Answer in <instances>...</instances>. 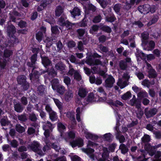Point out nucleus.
Listing matches in <instances>:
<instances>
[{
  "label": "nucleus",
  "instance_id": "obj_1",
  "mask_svg": "<svg viewBox=\"0 0 161 161\" xmlns=\"http://www.w3.org/2000/svg\"><path fill=\"white\" fill-rule=\"evenodd\" d=\"M67 19L66 16L65 14H63L58 19L57 24L61 26H65L67 30H70L72 29L73 25L75 24L71 23Z\"/></svg>",
  "mask_w": 161,
  "mask_h": 161
},
{
  "label": "nucleus",
  "instance_id": "obj_2",
  "mask_svg": "<svg viewBox=\"0 0 161 161\" xmlns=\"http://www.w3.org/2000/svg\"><path fill=\"white\" fill-rule=\"evenodd\" d=\"M13 53L12 50L6 49H5L3 53V59L0 60V66L2 68H4L6 65L7 62L8 61Z\"/></svg>",
  "mask_w": 161,
  "mask_h": 161
},
{
  "label": "nucleus",
  "instance_id": "obj_3",
  "mask_svg": "<svg viewBox=\"0 0 161 161\" xmlns=\"http://www.w3.org/2000/svg\"><path fill=\"white\" fill-rule=\"evenodd\" d=\"M27 147L41 156H43L45 154V153L41 150L40 144L37 141H33L31 144L28 145Z\"/></svg>",
  "mask_w": 161,
  "mask_h": 161
},
{
  "label": "nucleus",
  "instance_id": "obj_4",
  "mask_svg": "<svg viewBox=\"0 0 161 161\" xmlns=\"http://www.w3.org/2000/svg\"><path fill=\"white\" fill-rule=\"evenodd\" d=\"M130 78V76L127 73H124L122 78L119 79L117 84L121 89L124 88L128 84V81Z\"/></svg>",
  "mask_w": 161,
  "mask_h": 161
},
{
  "label": "nucleus",
  "instance_id": "obj_5",
  "mask_svg": "<svg viewBox=\"0 0 161 161\" xmlns=\"http://www.w3.org/2000/svg\"><path fill=\"white\" fill-rule=\"evenodd\" d=\"M115 82L114 77L111 75H108L105 80L104 86L106 88H112Z\"/></svg>",
  "mask_w": 161,
  "mask_h": 161
},
{
  "label": "nucleus",
  "instance_id": "obj_6",
  "mask_svg": "<svg viewBox=\"0 0 161 161\" xmlns=\"http://www.w3.org/2000/svg\"><path fill=\"white\" fill-rule=\"evenodd\" d=\"M35 69H33V68L30 69H31L32 72L29 75L30 79L31 81H33L34 82H39V73L37 71L35 70Z\"/></svg>",
  "mask_w": 161,
  "mask_h": 161
},
{
  "label": "nucleus",
  "instance_id": "obj_7",
  "mask_svg": "<svg viewBox=\"0 0 161 161\" xmlns=\"http://www.w3.org/2000/svg\"><path fill=\"white\" fill-rule=\"evenodd\" d=\"M37 59V54L35 53L31 57V62H28L27 63V65L28 67V70H30V69L33 68V69H36V67L35 64Z\"/></svg>",
  "mask_w": 161,
  "mask_h": 161
},
{
  "label": "nucleus",
  "instance_id": "obj_8",
  "mask_svg": "<svg viewBox=\"0 0 161 161\" xmlns=\"http://www.w3.org/2000/svg\"><path fill=\"white\" fill-rule=\"evenodd\" d=\"M41 58L42 64L47 69L49 66H52V62L48 57L45 56H41Z\"/></svg>",
  "mask_w": 161,
  "mask_h": 161
},
{
  "label": "nucleus",
  "instance_id": "obj_9",
  "mask_svg": "<svg viewBox=\"0 0 161 161\" xmlns=\"http://www.w3.org/2000/svg\"><path fill=\"white\" fill-rule=\"evenodd\" d=\"M8 36L10 38V40H9L7 42L5 43V44L6 45V47L13 46L14 44H17L19 42V39L14 35Z\"/></svg>",
  "mask_w": 161,
  "mask_h": 161
},
{
  "label": "nucleus",
  "instance_id": "obj_10",
  "mask_svg": "<svg viewBox=\"0 0 161 161\" xmlns=\"http://www.w3.org/2000/svg\"><path fill=\"white\" fill-rule=\"evenodd\" d=\"M86 63L90 66H94L95 65H102V63L99 59H94L92 58H90L87 59Z\"/></svg>",
  "mask_w": 161,
  "mask_h": 161
},
{
  "label": "nucleus",
  "instance_id": "obj_11",
  "mask_svg": "<svg viewBox=\"0 0 161 161\" xmlns=\"http://www.w3.org/2000/svg\"><path fill=\"white\" fill-rule=\"evenodd\" d=\"M16 32L15 27L12 24L9 25L7 27L6 32L8 36L14 35Z\"/></svg>",
  "mask_w": 161,
  "mask_h": 161
},
{
  "label": "nucleus",
  "instance_id": "obj_12",
  "mask_svg": "<svg viewBox=\"0 0 161 161\" xmlns=\"http://www.w3.org/2000/svg\"><path fill=\"white\" fill-rule=\"evenodd\" d=\"M157 112V109L155 108H153L150 109L146 108L145 109V114L147 118L152 117L156 114Z\"/></svg>",
  "mask_w": 161,
  "mask_h": 161
},
{
  "label": "nucleus",
  "instance_id": "obj_13",
  "mask_svg": "<svg viewBox=\"0 0 161 161\" xmlns=\"http://www.w3.org/2000/svg\"><path fill=\"white\" fill-rule=\"evenodd\" d=\"M81 150L83 152L86 153L89 157L92 160H94L95 156L93 153L94 152V150L90 148H82Z\"/></svg>",
  "mask_w": 161,
  "mask_h": 161
},
{
  "label": "nucleus",
  "instance_id": "obj_14",
  "mask_svg": "<svg viewBox=\"0 0 161 161\" xmlns=\"http://www.w3.org/2000/svg\"><path fill=\"white\" fill-rule=\"evenodd\" d=\"M103 153L102 154V157L98 159V161H106L109 157V152L107 148L103 147Z\"/></svg>",
  "mask_w": 161,
  "mask_h": 161
},
{
  "label": "nucleus",
  "instance_id": "obj_15",
  "mask_svg": "<svg viewBox=\"0 0 161 161\" xmlns=\"http://www.w3.org/2000/svg\"><path fill=\"white\" fill-rule=\"evenodd\" d=\"M41 31H39L36 34V39L40 42L42 40L44 36L43 33H45L46 28L44 27H42L41 28Z\"/></svg>",
  "mask_w": 161,
  "mask_h": 161
},
{
  "label": "nucleus",
  "instance_id": "obj_16",
  "mask_svg": "<svg viewBox=\"0 0 161 161\" xmlns=\"http://www.w3.org/2000/svg\"><path fill=\"white\" fill-rule=\"evenodd\" d=\"M69 144L73 147H74L76 146L81 147L83 145V140L80 138L78 139L75 141L70 142Z\"/></svg>",
  "mask_w": 161,
  "mask_h": 161
},
{
  "label": "nucleus",
  "instance_id": "obj_17",
  "mask_svg": "<svg viewBox=\"0 0 161 161\" xmlns=\"http://www.w3.org/2000/svg\"><path fill=\"white\" fill-rule=\"evenodd\" d=\"M46 70L42 72L44 74L45 73L48 72L49 76L51 78L54 77L57 75V73L53 67H52L50 69L48 68Z\"/></svg>",
  "mask_w": 161,
  "mask_h": 161
},
{
  "label": "nucleus",
  "instance_id": "obj_18",
  "mask_svg": "<svg viewBox=\"0 0 161 161\" xmlns=\"http://www.w3.org/2000/svg\"><path fill=\"white\" fill-rule=\"evenodd\" d=\"M14 110L18 113H21L24 110L23 106L19 103L15 102L14 104Z\"/></svg>",
  "mask_w": 161,
  "mask_h": 161
},
{
  "label": "nucleus",
  "instance_id": "obj_19",
  "mask_svg": "<svg viewBox=\"0 0 161 161\" xmlns=\"http://www.w3.org/2000/svg\"><path fill=\"white\" fill-rule=\"evenodd\" d=\"M129 104L131 106H135L136 108H140L141 102L138 99H131L129 102Z\"/></svg>",
  "mask_w": 161,
  "mask_h": 161
},
{
  "label": "nucleus",
  "instance_id": "obj_20",
  "mask_svg": "<svg viewBox=\"0 0 161 161\" xmlns=\"http://www.w3.org/2000/svg\"><path fill=\"white\" fill-rule=\"evenodd\" d=\"M149 34L147 32H143L141 34V37L142 38V44L143 45H146L147 42V40L149 37Z\"/></svg>",
  "mask_w": 161,
  "mask_h": 161
},
{
  "label": "nucleus",
  "instance_id": "obj_21",
  "mask_svg": "<svg viewBox=\"0 0 161 161\" xmlns=\"http://www.w3.org/2000/svg\"><path fill=\"white\" fill-rule=\"evenodd\" d=\"M64 8L61 6H57L55 10V15L56 17H59L64 13Z\"/></svg>",
  "mask_w": 161,
  "mask_h": 161
},
{
  "label": "nucleus",
  "instance_id": "obj_22",
  "mask_svg": "<svg viewBox=\"0 0 161 161\" xmlns=\"http://www.w3.org/2000/svg\"><path fill=\"white\" fill-rule=\"evenodd\" d=\"M18 120L21 123L26 122L28 120V118L26 114H23L17 115Z\"/></svg>",
  "mask_w": 161,
  "mask_h": 161
},
{
  "label": "nucleus",
  "instance_id": "obj_23",
  "mask_svg": "<svg viewBox=\"0 0 161 161\" xmlns=\"http://www.w3.org/2000/svg\"><path fill=\"white\" fill-rule=\"evenodd\" d=\"M119 69L122 70H126L128 67L127 64L125 60H121L119 63Z\"/></svg>",
  "mask_w": 161,
  "mask_h": 161
},
{
  "label": "nucleus",
  "instance_id": "obj_24",
  "mask_svg": "<svg viewBox=\"0 0 161 161\" xmlns=\"http://www.w3.org/2000/svg\"><path fill=\"white\" fill-rule=\"evenodd\" d=\"M70 12L74 18H75L76 16H79L80 15V10L77 7H75L72 11H70Z\"/></svg>",
  "mask_w": 161,
  "mask_h": 161
},
{
  "label": "nucleus",
  "instance_id": "obj_25",
  "mask_svg": "<svg viewBox=\"0 0 161 161\" xmlns=\"http://www.w3.org/2000/svg\"><path fill=\"white\" fill-rule=\"evenodd\" d=\"M65 67V65L61 62H59L57 63L55 66V68L56 69L61 71L64 70Z\"/></svg>",
  "mask_w": 161,
  "mask_h": 161
},
{
  "label": "nucleus",
  "instance_id": "obj_26",
  "mask_svg": "<svg viewBox=\"0 0 161 161\" xmlns=\"http://www.w3.org/2000/svg\"><path fill=\"white\" fill-rule=\"evenodd\" d=\"M135 54L137 59H141L144 60L146 59V56L145 54L142 52L138 49H136V52Z\"/></svg>",
  "mask_w": 161,
  "mask_h": 161
},
{
  "label": "nucleus",
  "instance_id": "obj_27",
  "mask_svg": "<svg viewBox=\"0 0 161 161\" xmlns=\"http://www.w3.org/2000/svg\"><path fill=\"white\" fill-rule=\"evenodd\" d=\"M26 77L23 75H21L19 76L17 78L18 83L20 85L26 82Z\"/></svg>",
  "mask_w": 161,
  "mask_h": 161
},
{
  "label": "nucleus",
  "instance_id": "obj_28",
  "mask_svg": "<svg viewBox=\"0 0 161 161\" xmlns=\"http://www.w3.org/2000/svg\"><path fill=\"white\" fill-rule=\"evenodd\" d=\"M73 92L70 90H69L65 94L64 98L65 100L68 102L73 97Z\"/></svg>",
  "mask_w": 161,
  "mask_h": 161
},
{
  "label": "nucleus",
  "instance_id": "obj_29",
  "mask_svg": "<svg viewBox=\"0 0 161 161\" xmlns=\"http://www.w3.org/2000/svg\"><path fill=\"white\" fill-rule=\"evenodd\" d=\"M85 137L87 139H91L93 140H97L98 136L96 135L91 134L88 132H85Z\"/></svg>",
  "mask_w": 161,
  "mask_h": 161
},
{
  "label": "nucleus",
  "instance_id": "obj_30",
  "mask_svg": "<svg viewBox=\"0 0 161 161\" xmlns=\"http://www.w3.org/2000/svg\"><path fill=\"white\" fill-rule=\"evenodd\" d=\"M10 19L13 22H16V19L17 20L18 18H16L14 15L17 16H20V14L17 12L15 11L13 12L12 14H10Z\"/></svg>",
  "mask_w": 161,
  "mask_h": 161
},
{
  "label": "nucleus",
  "instance_id": "obj_31",
  "mask_svg": "<svg viewBox=\"0 0 161 161\" xmlns=\"http://www.w3.org/2000/svg\"><path fill=\"white\" fill-rule=\"evenodd\" d=\"M119 149L121 150V153L124 154L127 153L128 151V148L123 143H122L120 145Z\"/></svg>",
  "mask_w": 161,
  "mask_h": 161
},
{
  "label": "nucleus",
  "instance_id": "obj_32",
  "mask_svg": "<svg viewBox=\"0 0 161 161\" xmlns=\"http://www.w3.org/2000/svg\"><path fill=\"white\" fill-rule=\"evenodd\" d=\"M87 92L86 89L82 87L80 88L78 92V95L81 97H85L86 94Z\"/></svg>",
  "mask_w": 161,
  "mask_h": 161
},
{
  "label": "nucleus",
  "instance_id": "obj_33",
  "mask_svg": "<svg viewBox=\"0 0 161 161\" xmlns=\"http://www.w3.org/2000/svg\"><path fill=\"white\" fill-rule=\"evenodd\" d=\"M54 90H56L58 93L60 95H63L65 92L64 86L61 85H59Z\"/></svg>",
  "mask_w": 161,
  "mask_h": 161
},
{
  "label": "nucleus",
  "instance_id": "obj_34",
  "mask_svg": "<svg viewBox=\"0 0 161 161\" xmlns=\"http://www.w3.org/2000/svg\"><path fill=\"white\" fill-rule=\"evenodd\" d=\"M116 139L119 140V142L121 144L125 141V136L123 135L120 134L119 133L116 134Z\"/></svg>",
  "mask_w": 161,
  "mask_h": 161
},
{
  "label": "nucleus",
  "instance_id": "obj_35",
  "mask_svg": "<svg viewBox=\"0 0 161 161\" xmlns=\"http://www.w3.org/2000/svg\"><path fill=\"white\" fill-rule=\"evenodd\" d=\"M155 43L153 41H150L148 42L147 48V50L149 51L152 50L155 47Z\"/></svg>",
  "mask_w": 161,
  "mask_h": 161
},
{
  "label": "nucleus",
  "instance_id": "obj_36",
  "mask_svg": "<svg viewBox=\"0 0 161 161\" xmlns=\"http://www.w3.org/2000/svg\"><path fill=\"white\" fill-rule=\"evenodd\" d=\"M58 80L57 79H54L51 81L52 88L53 90H55L57 87L60 85L59 84Z\"/></svg>",
  "mask_w": 161,
  "mask_h": 161
},
{
  "label": "nucleus",
  "instance_id": "obj_37",
  "mask_svg": "<svg viewBox=\"0 0 161 161\" xmlns=\"http://www.w3.org/2000/svg\"><path fill=\"white\" fill-rule=\"evenodd\" d=\"M149 77L150 78H154L157 77V74L155 70L153 69L148 70Z\"/></svg>",
  "mask_w": 161,
  "mask_h": 161
},
{
  "label": "nucleus",
  "instance_id": "obj_38",
  "mask_svg": "<svg viewBox=\"0 0 161 161\" xmlns=\"http://www.w3.org/2000/svg\"><path fill=\"white\" fill-rule=\"evenodd\" d=\"M151 140V138L150 136L148 135L145 134L141 138V141L142 143L149 142Z\"/></svg>",
  "mask_w": 161,
  "mask_h": 161
},
{
  "label": "nucleus",
  "instance_id": "obj_39",
  "mask_svg": "<svg viewBox=\"0 0 161 161\" xmlns=\"http://www.w3.org/2000/svg\"><path fill=\"white\" fill-rule=\"evenodd\" d=\"M15 129L17 131L20 133H22L25 131V129L20 124H17L15 126Z\"/></svg>",
  "mask_w": 161,
  "mask_h": 161
},
{
  "label": "nucleus",
  "instance_id": "obj_40",
  "mask_svg": "<svg viewBox=\"0 0 161 161\" xmlns=\"http://www.w3.org/2000/svg\"><path fill=\"white\" fill-rule=\"evenodd\" d=\"M49 118L52 121H54L57 120L58 116L57 113L53 111L49 113Z\"/></svg>",
  "mask_w": 161,
  "mask_h": 161
},
{
  "label": "nucleus",
  "instance_id": "obj_41",
  "mask_svg": "<svg viewBox=\"0 0 161 161\" xmlns=\"http://www.w3.org/2000/svg\"><path fill=\"white\" fill-rule=\"evenodd\" d=\"M69 70L67 74V75H68L72 76L77 71V70L74 69L73 66L70 64H69Z\"/></svg>",
  "mask_w": 161,
  "mask_h": 161
},
{
  "label": "nucleus",
  "instance_id": "obj_42",
  "mask_svg": "<svg viewBox=\"0 0 161 161\" xmlns=\"http://www.w3.org/2000/svg\"><path fill=\"white\" fill-rule=\"evenodd\" d=\"M100 29L103 31L108 33L111 32V29L110 27L106 25H102L100 26Z\"/></svg>",
  "mask_w": 161,
  "mask_h": 161
},
{
  "label": "nucleus",
  "instance_id": "obj_43",
  "mask_svg": "<svg viewBox=\"0 0 161 161\" xmlns=\"http://www.w3.org/2000/svg\"><path fill=\"white\" fill-rule=\"evenodd\" d=\"M37 91L38 94L41 95H42L45 94L46 92L45 87L42 85L38 87Z\"/></svg>",
  "mask_w": 161,
  "mask_h": 161
},
{
  "label": "nucleus",
  "instance_id": "obj_44",
  "mask_svg": "<svg viewBox=\"0 0 161 161\" xmlns=\"http://www.w3.org/2000/svg\"><path fill=\"white\" fill-rule=\"evenodd\" d=\"M51 146L52 148L57 152H59V150L61 149V148L58 143H53L51 144Z\"/></svg>",
  "mask_w": 161,
  "mask_h": 161
},
{
  "label": "nucleus",
  "instance_id": "obj_45",
  "mask_svg": "<svg viewBox=\"0 0 161 161\" xmlns=\"http://www.w3.org/2000/svg\"><path fill=\"white\" fill-rule=\"evenodd\" d=\"M116 19L114 14L110 15L109 16L106 17V20L108 22H113Z\"/></svg>",
  "mask_w": 161,
  "mask_h": 161
},
{
  "label": "nucleus",
  "instance_id": "obj_46",
  "mask_svg": "<svg viewBox=\"0 0 161 161\" xmlns=\"http://www.w3.org/2000/svg\"><path fill=\"white\" fill-rule=\"evenodd\" d=\"M58 127L59 131L61 133V136H62V133L63 132L64 130L65 129L66 127L61 122L58 123Z\"/></svg>",
  "mask_w": 161,
  "mask_h": 161
},
{
  "label": "nucleus",
  "instance_id": "obj_47",
  "mask_svg": "<svg viewBox=\"0 0 161 161\" xmlns=\"http://www.w3.org/2000/svg\"><path fill=\"white\" fill-rule=\"evenodd\" d=\"M153 161H161V152L157 151L155 154L154 159Z\"/></svg>",
  "mask_w": 161,
  "mask_h": 161
},
{
  "label": "nucleus",
  "instance_id": "obj_48",
  "mask_svg": "<svg viewBox=\"0 0 161 161\" xmlns=\"http://www.w3.org/2000/svg\"><path fill=\"white\" fill-rule=\"evenodd\" d=\"M29 119L30 121L33 122H36L37 119L36 116L33 113L29 114Z\"/></svg>",
  "mask_w": 161,
  "mask_h": 161
},
{
  "label": "nucleus",
  "instance_id": "obj_49",
  "mask_svg": "<svg viewBox=\"0 0 161 161\" xmlns=\"http://www.w3.org/2000/svg\"><path fill=\"white\" fill-rule=\"evenodd\" d=\"M138 97L141 98L148 97V94L146 92L143 91H141L137 94Z\"/></svg>",
  "mask_w": 161,
  "mask_h": 161
},
{
  "label": "nucleus",
  "instance_id": "obj_50",
  "mask_svg": "<svg viewBox=\"0 0 161 161\" xmlns=\"http://www.w3.org/2000/svg\"><path fill=\"white\" fill-rule=\"evenodd\" d=\"M121 8V4L119 3L115 4L113 7V9L115 12L118 14L120 11Z\"/></svg>",
  "mask_w": 161,
  "mask_h": 161
},
{
  "label": "nucleus",
  "instance_id": "obj_51",
  "mask_svg": "<svg viewBox=\"0 0 161 161\" xmlns=\"http://www.w3.org/2000/svg\"><path fill=\"white\" fill-rule=\"evenodd\" d=\"M158 16L157 15L153 16L151 21L148 23V24L151 25L156 23L158 20Z\"/></svg>",
  "mask_w": 161,
  "mask_h": 161
},
{
  "label": "nucleus",
  "instance_id": "obj_52",
  "mask_svg": "<svg viewBox=\"0 0 161 161\" xmlns=\"http://www.w3.org/2000/svg\"><path fill=\"white\" fill-rule=\"evenodd\" d=\"M131 97V94L130 92H127L123 94L121 97V98L124 100H126L129 99Z\"/></svg>",
  "mask_w": 161,
  "mask_h": 161
},
{
  "label": "nucleus",
  "instance_id": "obj_53",
  "mask_svg": "<svg viewBox=\"0 0 161 161\" xmlns=\"http://www.w3.org/2000/svg\"><path fill=\"white\" fill-rule=\"evenodd\" d=\"M98 47L100 50L103 52L107 53L108 51V47L103 46L102 44H100L98 46Z\"/></svg>",
  "mask_w": 161,
  "mask_h": 161
},
{
  "label": "nucleus",
  "instance_id": "obj_54",
  "mask_svg": "<svg viewBox=\"0 0 161 161\" xmlns=\"http://www.w3.org/2000/svg\"><path fill=\"white\" fill-rule=\"evenodd\" d=\"M71 79L68 76H65L64 77V82L66 85L68 87L70 84Z\"/></svg>",
  "mask_w": 161,
  "mask_h": 161
},
{
  "label": "nucleus",
  "instance_id": "obj_55",
  "mask_svg": "<svg viewBox=\"0 0 161 161\" xmlns=\"http://www.w3.org/2000/svg\"><path fill=\"white\" fill-rule=\"evenodd\" d=\"M85 32V29H79L77 30V32L78 35V37L79 38L80 37H82L84 34Z\"/></svg>",
  "mask_w": 161,
  "mask_h": 161
},
{
  "label": "nucleus",
  "instance_id": "obj_56",
  "mask_svg": "<svg viewBox=\"0 0 161 161\" xmlns=\"http://www.w3.org/2000/svg\"><path fill=\"white\" fill-rule=\"evenodd\" d=\"M103 137L105 140L109 142H110L112 140V135L110 133H107L104 135Z\"/></svg>",
  "mask_w": 161,
  "mask_h": 161
},
{
  "label": "nucleus",
  "instance_id": "obj_57",
  "mask_svg": "<svg viewBox=\"0 0 161 161\" xmlns=\"http://www.w3.org/2000/svg\"><path fill=\"white\" fill-rule=\"evenodd\" d=\"M138 109L136 114L137 117L139 118H141L143 114V112L140 108H137Z\"/></svg>",
  "mask_w": 161,
  "mask_h": 161
},
{
  "label": "nucleus",
  "instance_id": "obj_58",
  "mask_svg": "<svg viewBox=\"0 0 161 161\" xmlns=\"http://www.w3.org/2000/svg\"><path fill=\"white\" fill-rule=\"evenodd\" d=\"M53 100L55 103L58 108L60 110L62 108V103L61 102H60L58 99H57L54 98Z\"/></svg>",
  "mask_w": 161,
  "mask_h": 161
},
{
  "label": "nucleus",
  "instance_id": "obj_59",
  "mask_svg": "<svg viewBox=\"0 0 161 161\" xmlns=\"http://www.w3.org/2000/svg\"><path fill=\"white\" fill-rule=\"evenodd\" d=\"M86 45V43L84 42L83 43L81 41L78 42L77 45V48L80 51H82L84 50L83 45Z\"/></svg>",
  "mask_w": 161,
  "mask_h": 161
},
{
  "label": "nucleus",
  "instance_id": "obj_60",
  "mask_svg": "<svg viewBox=\"0 0 161 161\" xmlns=\"http://www.w3.org/2000/svg\"><path fill=\"white\" fill-rule=\"evenodd\" d=\"M56 45L57 47V49L56 50V52H59L63 48V45L62 42L59 41L58 42L56 43Z\"/></svg>",
  "mask_w": 161,
  "mask_h": 161
},
{
  "label": "nucleus",
  "instance_id": "obj_61",
  "mask_svg": "<svg viewBox=\"0 0 161 161\" xmlns=\"http://www.w3.org/2000/svg\"><path fill=\"white\" fill-rule=\"evenodd\" d=\"M20 102L22 105H26L28 103L27 98L23 96L21 98Z\"/></svg>",
  "mask_w": 161,
  "mask_h": 161
},
{
  "label": "nucleus",
  "instance_id": "obj_62",
  "mask_svg": "<svg viewBox=\"0 0 161 161\" xmlns=\"http://www.w3.org/2000/svg\"><path fill=\"white\" fill-rule=\"evenodd\" d=\"M153 132L156 139H161V130L154 131Z\"/></svg>",
  "mask_w": 161,
  "mask_h": 161
},
{
  "label": "nucleus",
  "instance_id": "obj_63",
  "mask_svg": "<svg viewBox=\"0 0 161 161\" xmlns=\"http://www.w3.org/2000/svg\"><path fill=\"white\" fill-rule=\"evenodd\" d=\"M0 122L2 126H5L8 125L9 123L8 120L7 119L2 118L1 119Z\"/></svg>",
  "mask_w": 161,
  "mask_h": 161
},
{
  "label": "nucleus",
  "instance_id": "obj_64",
  "mask_svg": "<svg viewBox=\"0 0 161 161\" xmlns=\"http://www.w3.org/2000/svg\"><path fill=\"white\" fill-rule=\"evenodd\" d=\"M99 27H100L98 25H94L92 26L90 31L92 33H93L94 32L97 31Z\"/></svg>",
  "mask_w": 161,
  "mask_h": 161
}]
</instances>
